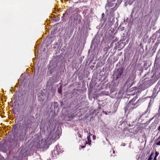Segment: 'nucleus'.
<instances>
[{
	"label": "nucleus",
	"mask_w": 160,
	"mask_h": 160,
	"mask_svg": "<svg viewBox=\"0 0 160 160\" xmlns=\"http://www.w3.org/2000/svg\"><path fill=\"white\" fill-rule=\"evenodd\" d=\"M55 138V135L52 133L51 132L48 135V136L46 137L44 141H41V144H40L41 147L44 146L46 145V147H47L49 145L51 144L52 141Z\"/></svg>",
	"instance_id": "obj_1"
},
{
	"label": "nucleus",
	"mask_w": 160,
	"mask_h": 160,
	"mask_svg": "<svg viewBox=\"0 0 160 160\" xmlns=\"http://www.w3.org/2000/svg\"><path fill=\"white\" fill-rule=\"evenodd\" d=\"M134 102L135 100L134 99H132L130 101L128 105L130 108V109L132 110L137 107L138 105L136 103H134Z\"/></svg>",
	"instance_id": "obj_2"
},
{
	"label": "nucleus",
	"mask_w": 160,
	"mask_h": 160,
	"mask_svg": "<svg viewBox=\"0 0 160 160\" xmlns=\"http://www.w3.org/2000/svg\"><path fill=\"white\" fill-rule=\"evenodd\" d=\"M135 79V76L133 75H131L130 76L129 78V81L132 80L133 81Z\"/></svg>",
	"instance_id": "obj_3"
},
{
	"label": "nucleus",
	"mask_w": 160,
	"mask_h": 160,
	"mask_svg": "<svg viewBox=\"0 0 160 160\" xmlns=\"http://www.w3.org/2000/svg\"><path fill=\"white\" fill-rule=\"evenodd\" d=\"M153 154L154 153L153 152L151 153L148 160H152V156H153Z\"/></svg>",
	"instance_id": "obj_4"
},
{
	"label": "nucleus",
	"mask_w": 160,
	"mask_h": 160,
	"mask_svg": "<svg viewBox=\"0 0 160 160\" xmlns=\"http://www.w3.org/2000/svg\"><path fill=\"white\" fill-rule=\"evenodd\" d=\"M87 139L88 142V144L89 145H90L91 144V141L90 140V135H89L88 136Z\"/></svg>",
	"instance_id": "obj_5"
},
{
	"label": "nucleus",
	"mask_w": 160,
	"mask_h": 160,
	"mask_svg": "<svg viewBox=\"0 0 160 160\" xmlns=\"http://www.w3.org/2000/svg\"><path fill=\"white\" fill-rule=\"evenodd\" d=\"M135 0H127V2L130 5H131Z\"/></svg>",
	"instance_id": "obj_6"
},
{
	"label": "nucleus",
	"mask_w": 160,
	"mask_h": 160,
	"mask_svg": "<svg viewBox=\"0 0 160 160\" xmlns=\"http://www.w3.org/2000/svg\"><path fill=\"white\" fill-rule=\"evenodd\" d=\"M58 91L59 93L61 94L62 92V86H60L58 89Z\"/></svg>",
	"instance_id": "obj_7"
},
{
	"label": "nucleus",
	"mask_w": 160,
	"mask_h": 160,
	"mask_svg": "<svg viewBox=\"0 0 160 160\" xmlns=\"http://www.w3.org/2000/svg\"><path fill=\"white\" fill-rule=\"evenodd\" d=\"M159 153L158 152L156 151V152H155V157H157L159 155Z\"/></svg>",
	"instance_id": "obj_8"
},
{
	"label": "nucleus",
	"mask_w": 160,
	"mask_h": 160,
	"mask_svg": "<svg viewBox=\"0 0 160 160\" xmlns=\"http://www.w3.org/2000/svg\"><path fill=\"white\" fill-rule=\"evenodd\" d=\"M156 144L158 145H160V141L157 143Z\"/></svg>",
	"instance_id": "obj_9"
},
{
	"label": "nucleus",
	"mask_w": 160,
	"mask_h": 160,
	"mask_svg": "<svg viewBox=\"0 0 160 160\" xmlns=\"http://www.w3.org/2000/svg\"><path fill=\"white\" fill-rule=\"evenodd\" d=\"M153 160H157V157H154Z\"/></svg>",
	"instance_id": "obj_10"
},
{
	"label": "nucleus",
	"mask_w": 160,
	"mask_h": 160,
	"mask_svg": "<svg viewBox=\"0 0 160 160\" xmlns=\"http://www.w3.org/2000/svg\"><path fill=\"white\" fill-rule=\"evenodd\" d=\"M104 14L103 13H102V17H104Z\"/></svg>",
	"instance_id": "obj_11"
},
{
	"label": "nucleus",
	"mask_w": 160,
	"mask_h": 160,
	"mask_svg": "<svg viewBox=\"0 0 160 160\" xmlns=\"http://www.w3.org/2000/svg\"><path fill=\"white\" fill-rule=\"evenodd\" d=\"M158 130L160 131V125H159V126L158 127Z\"/></svg>",
	"instance_id": "obj_12"
},
{
	"label": "nucleus",
	"mask_w": 160,
	"mask_h": 160,
	"mask_svg": "<svg viewBox=\"0 0 160 160\" xmlns=\"http://www.w3.org/2000/svg\"><path fill=\"white\" fill-rule=\"evenodd\" d=\"M85 147V146H82L81 147V148H84Z\"/></svg>",
	"instance_id": "obj_13"
},
{
	"label": "nucleus",
	"mask_w": 160,
	"mask_h": 160,
	"mask_svg": "<svg viewBox=\"0 0 160 160\" xmlns=\"http://www.w3.org/2000/svg\"><path fill=\"white\" fill-rule=\"evenodd\" d=\"M91 134L89 132V135H90H90H91Z\"/></svg>",
	"instance_id": "obj_14"
},
{
	"label": "nucleus",
	"mask_w": 160,
	"mask_h": 160,
	"mask_svg": "<svg viewBox=\"0 0 160 160\" xmlns=\"http://www.w3.org/2000/svg\"><path fill=\"white\" fill-rule=\"evenodd\" d=\"M95 136H94L93 137V139H95Z\"/></svg>",
	"instance_id": "obj_15"
},
{
	"label": "nucleus",
	"mask_w": 160,
	"mask_h": 160,
	"mask_svg": "<svg viewBox=\"0 0 160 160\" xmlns=\"http://www.w3.org/2000/svg\"><path fill=\"white\" fill-rule=\"evenodd\" d=\"M86 144H88L87 142H86Z\"/></svg>",
	"instance_id": "obj_16"
}]
</instances>
